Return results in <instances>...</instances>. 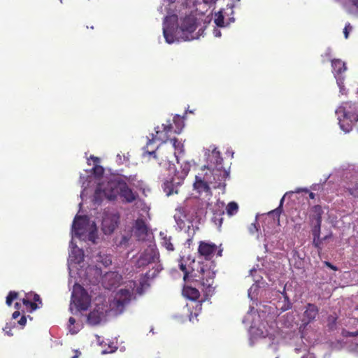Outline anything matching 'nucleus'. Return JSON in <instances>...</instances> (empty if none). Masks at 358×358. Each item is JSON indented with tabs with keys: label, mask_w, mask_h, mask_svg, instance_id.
I'll return each mask as SVG.
<instances>
[{
	"label": "nucleus",
	"mask_w": 358,
	"mask_h": 358,
	"mask_svg": "<svg viewBox=\"0 0 358 358\" xmlns=\"http://www.w3.org/2000/svg\"><path fill=\"white\" fill-rule=\"evenodd\" d=\"M179 268L184 273L185 281L192 280L199 283L207 293L213 291V284L215 273L208 264L203 262L190 261L182 257L179 263Z\"/></svg>",
	"instance_id": "obj_1"
},
{
	"label": "nucleus",
	"mask_w": 358,
	"mask_h": 358,
	"mask_svg": "<svg viewBox=\"0 0 358 358\" xmlns=\"http://www.w3.org/2000/svg\"><path fill=\"white\" fill-rule=\"evenodd\" d=\"M336 113L341 129L348 133L358 121V103L351 101L343 102L336 109Z\"/></svg>",
	"instance_id": "obj_2"
},
{
	"label": "nucleus",
	"mask_w": 358,
	"mask_h": 358,
	"mask_svg": "<svg viewBox=\"0 0 358 358\" xmlns=\"http://www.w3.org/2000/svg\"><path fill=\"white\" fill-rule=\"evenodd\" d=\"M122 180H110L107 183H100L97 185L94 201L100 203L103 198L109 201H115L119 195Z\"/></svg>",
	"instance_id": "obj_3"
},
{
	"label": "nucleus",
	"mask_w": 358,
	"mask_h": 358,
	"mask_svg": "<svg viewBox=\"0 0 358 358\" xmlns=\"http://www.w3.org/2000/svg\"><path fill=\"white\" fill-rule=\"evenodd\" d=\"M162 130L160 129V127L158 126L155 127V133L156 134L154 136L153 134H152V138H148L147 143L145 146L143 148V155L145 156V155L153 156L154 158H156V150L158 148V147L156 149L150 150V146L155 143L156 141H161L162 143H165L169 139V134L171 132L172 129V126L171 124H169L167 125L162 124Z\"/></svg>",
	"instance_id": "obj_4"
},
{
	"label": "nucleus",
	"mask_w": 358,
	"mask_h": 358,
	"mask_svg": "<svg viewBox=\"0 0 358 358\" xmlns=\"http://www.w3.org/2000/svg\"><path fill=\"white\" fill-rule=\"evenodd\" d=\"M189 169H183L182 171H175L174 175L164 181L162 187L167 196L178 193L179 187L183 183Z\"/></svg>",
	"instance_id": "obj_5"
},
{
	"label": "nucleus",
	"mask_w": 358,
	"mask_h": 358,
	"mask_svg": "<svg viewBox=\"0 0 358 358\" xmlns=\"http://www.w3.org/2000/svg\"><path fill=\"white\" fill-rule=\"evenodd\" d=\"M196 27V18L194 16H186L182 20L180 26L177 29V34L183 41H192L198 38V36L194 34Z\"/></svg>",
	"instance_id": "obj_6"
},
{
	"label": "nucleus",
	"mask_w": 358,
	"mask_h": 358,
	"mask_svg": "<svg viewBox=\"0 0 358 358\" xmlns=\"http://www.w3.org/2000/svg\"><path fill=\"white\" fill-rule=\"evenodd\" d=\"M71 297L73 303L79 310H86L90 306L91 298L80 285L76 284L73 286Z\"/></svg>",
	"instance_id": "obj_7"
},
{
	"label": "nucleus",
	"mask_w": 358,
	"mask_h": 358,
	"mask_svg": "<svg viewBox=\"0 0 358 358\" xmlns=\"http://www.w3.org/2000/svg\"><path fill=\"white\" fill-rule=\"evenodd\" d=\"M133 293L127 289H120L115 295L114 301L110 304L112 310L116 314L122 313L127 305L131 300Z\"/></svg>",
	"instance_id": "obj_8"
},
{
	"label": "nucleus",
	"mask_w": 358,
	"mask_h": 358,
	"mask_svg": "<svg viewBox=\"0 0 358 358\" xmlns=\"http://www.w3.org/2000/svg\"><path fill=\"white\" fill-rule=\"evenodd\" d=\"M120 215L117 212H106L102 220V231L106 234H111L120 223Z\"/></svg>",
	"instance_id": "obj_9"
},
{
	"label": "nucleus",
	"mask_w": 358,
	"mask_h": 358,
	"mask_svg": "<svg viewBox=\"0 0 358 358\" xmlns=\"http://www.w3.org/2000/svg\"><path fill=\"white\" fill-rule=\"evenodd\" d=\"M159 258V254L152 246H149L142 252L136 261V266L144 267L154 263Z\"/></svg>",
	"instance_id": "obj_10"
},
{
	"label": "nucleus",
	"mask_w": 358,
	"mask_h": 358,
	"mask_svg": "<svg viewBox=\"0 0 358 358\" xmlns=\"http://www.w3.org/2000/svg\"><path fill=\"white\" fill-rule=\"evenodd\" d=\"M217 250V246L213 243L200 241L198 247L199 256L206 260H210Z\"/></svg>",
	"instance_id": "obj_11"
},
{
	"label": "nucleus",
	"mask_w": 358,
	"mask_h": 358,
	"mask_svg": "<svg viewBox=\"0 0 358 358\" xmlns=\"http://www.w3.org/2000/svg\"><path fill=\"white\" fill-rule=\"evenodd\" d=\"M318 313L319 309L316 305L310 303H308L303 313V318L301 320L302 324L304 326H307L315 320Z\"/></svg>",
	"instance_id": "obj_12"
},
{
	"label": "nucleus",
	"mask_w": 358,
	"mask_h": 358,
	"mask_svg": "<svg viewBox=\"0 0 358 358\" xmlns=\"http://www.w3.org/2000/svg\"><path fill=\"white\" fill-rule=\"evenodd\" d=\"M120 185L121 186L119 195L120 196L121 198L123 199V201L124 202L130 203L138 199V193L133 192L132 189L129 187V186L125 182L122 180V183Z\"/></svg>",
	"instance_id": "obj_13"
},
{
	"label": "nucleus",
	"mask_w": 358,
	"mask_h": 358,
	"mask_svg": "<svg viewBox=\"0 0 358 358\" xmlns=\"http://www.w3.org/2000/svg\"><path fill=\"white\" fill-rule=\"evenodd\" d=\"M88 224L87 216L76 215L73 220V229L76 236H81L85 233V227Z\"/></svg>",
	"instance_id": "obj_14"
},
{
	"label": "nucleus",
	"mask_w": 358,
	"mask_h": 358,
	"mask_svg": "<svg viewBox=\"0 0 358 358\" xmlns=\"http://www.w3.org/2000/svg\"><path fill=\"white\" fill-rule=\"evenodd\" d=\"M120 280V276L117 273L110 271L103 275V283L106 289H110L119 284Z\"/></svg>",
	"instance_id": "obj_15"
},
{
	"label": "nucleus",
	"mask_w": 358,
	"mask_h": 358,
	"mask_svg": "<svg viewBox=\"0 0 358 358\" xmlns=\"http://www.w3.org/2000/svg\"><path fill=\"white\" fill-rule=\"evenodd\" d=\"M331 66H332V71L335 76V78H343L341 77V75L343 73H344L347 68L345 66V64L342 62L341 59H333L331 60Z\"/></svg>",
	"instance_id": "obj_16"
},
{
	"label": "nucleus",
	"mask_w": 358,
	"mask_h": 358,
	"mask_svg": "<svg viewBox=\"0 0 358 358\" xmlns=\"http://www.w3.org/2000/svg\"><path fill=\"white\" fill-rule=\"evenodd\" d=\"M182 294L184 296L192 301H196L200 296L199 291L192 286H185Z\"/></svg>",
	"instance_id": "obj_17"
},
{
	"label": "nucleus",
	"mask_w": 358,
	"mask_h": 358,
	"mask_svg": "<svg viewBox=\"0 0 358 358\" xmlns=\"http://www.w3.org/2000/svg\"><path fill=\"white\" fill-rule=\"evenodd\" d=\"M134 228L135 234L138 236L147 235L148 227L143 219H137L135 222Z\"/></svg>",
	"instance_id": "obj_18"
},
{
	"label": "nucleus",
	"mask_w": 358,
	"mask_h": 358,
	"mask_svg": "<svg viewBox=\"0 0 358 358\" xmlns=\"http://www.w3.org/2000/svg\"><path fill=\"white\" fill-rule=\"evenodd\" d=\"M194 187L199 193L210 192V188L208 182L197 176L194 183Z\"/></svg>",
	"instance_id": "obj_19"
},
{
	"label": "nucleus",
	"mask_w": 358,
	"mask_h": 358,
	"mask_svg": "<svg viewBox=\"0 0 358 358\" xmlns=\"http://www.w3.org/2000/svg\"><path fill=\"white\" fill-rule=\"evenodd\" d=\"M224 214V211L220 207H217V208L213 210L211 220L218 227H220L222 226Z\"/></svg>",
	"instance_id": "obj_20"
},
{
	"label": "nucleus",
	"mask_w": 358,
	"mask_h": 358,
	"mask_svg": "<svg viewBox=\"0 0 358 358\" xmlns=\"http://www.w3.org/2000/svg\"><path fill=\"white\" fill-rule=\"evenodd\" d=\"M344 6L349 14L358 16V0H347Z\"/></svg>",
	"instance_id": "obj_21"
},
{
	"label": "nucleus",
	"mask_w": 358,
	"mask_h": 358,
	"mask_svg": "<svg viewBox=\"0 0 358 358\" xmlns=\"http://www.w3.org/2000/svg\"><path fill=\"white\" fill-rule=\"evenodd\" d=\"M103 317V313L99 310H94L91 311L87 316V322L92 325H96L100 323Z\"/></svg>",
	"instance_id": "obj_22"
},
{
	"label": "nucleus",
	"mask_w": 358,
	"mask_h": 358,
	"mask_svg": "<svg viewBox=\"0 0 358 358\" xmlns=\"http://www.w3.org/2000/svg\"><path fill=\"white\" fill-rule=\"evenodd\" d=\"M222 161L223 159L221 157L220 152L219 151H217L216 150H214L212 152V155L210 156V162L213 163L215 165L217 171H220L222 169Z\"/></svg>",
	"instance_id": "obj_23"
},
{
	"label": "nucleus",
	"mask_w": 358,
	"mask_h": 358,
	"mask_svg": "<svg viewBox=\"0 0 358 358\" xmlns=\"http://www.w3.org/2000/svg\"><path fill=\"white\" fill-rule=\"evenodd\" d=\"M167 21H168V17H166L165 20L164 22L163 34H164V36L166 39V41L168 43H172L174 42V36L172 34V28L169 27L166 24Z\"/></svg>",
	"instance_id": "obj_24"
},
{
	"label": "nucleus",
	"mask_w": 358,
	"mask_h": 358,
	"mask_svg": "<svg viewBox=\"0 0 358 358\" xmlns=\"http://www.w3.org/2000/svg\"><path fill=\"white\" fill-rule=\"evenodd\" d=\"M344 188L351 196L358 198V182L357 180L347 182Z\"/></svg>",
	"instance_id": "obj_25"
},
{
	"label": "nucleus",
	"mask_w": 358,
	"mask_h": 358,
	"mask_svg": "<svg viewBox=\"0 0 358 358\" xmlns=\"http://www.w3.org/2000/svg\"><path fill=\"white\" fill-rule=\"evenodd\" d=\"M32 293H28L26 294V297L22 299V303L27 308L30 309V312H32L37 308H38V306L36 303L31 301Z\"/></svg>",
	"instance_id": "obj_26"
},
{
	"label": "nucleus",
	"mask_w": 358,
	"mask_h": 358,
	"mask_svg": "<svg viewBox=\"0 0 358 358\" xmlns=\"http://www.w3.org/2000/svg\"><path fill=\"white\" fill-rule=\"evenodd\" d=\"M312 220L317 223H322V215L323 213L322 208L320 205H315L313 207Z\"/></svg>",
	"instance_id": "obj_27"
},
{
	"label": "nucleus",
	"mask_w": 358,
	"mask_h": 358,
	"mask_svg": "<svg viewBox=\"0 0 358 358\" xmlns=\"http://www.w3.org/2000/svg\"><path fill=\"white\" fill-rule=\"evenodd\" d=\"M238 208L239 207L236 202L231 201L227 204L226 207L227 214L229 216H233L238 213Z\"/></svg>",
	"instance_id": "obj_28"
},
{
	"label": "nucleus",
	"mask_w": 358,
	"mask_h": 358,
	"mask_svg": "<svg viewBox=\"0 0 358 358\" xmlns=\"http://www.w3.org/2000/svg\"><path fill=\"white\" fill-rule=\"evenodd\" d=\"M224 17L223 15L222 11H218L215 13L214 15V22L215 24L220 27H224Z\"/></svg>",
	"instance_id": "obj_29"
},
{
	"label": "nucleus",
	"mask_w": 358,
	"mask_h": 358,
	"mask_svg": "<svg viewBox=\"0 0 358 358\" xmlns=\"http://www.w3.org/2000/svg\"><path fill=\"white\" fill-rule=\"evenodd\" d=\"M284 199H285V196L281 199L279 206L268 213V215H272L276 217L278 222H280V214L282 212V204L284 202Z\"/></svg>",
	"instance_id": "obj_30"
},
{
	"label": "nucleus",
	"mask_w": 358,
	"mask_h": 358,
	"mask_svg": "<svg viewBox=\"0 0 358 358\" xmlns=\"http://www.w3.org/2000/svg\"><path fill=\"white\" fill-rule=\"evenodd\" d=\"M173 122L177 129V130H176V133L180 134L184 126L183 120L180 115H176L173 117Z\"/></svg>",
	"instance_id": "obj_31"
},
{
	"label": "nucleus",
	"mask_w": 358,
	"mask_h": 358,
	"mask_svg": "<svg viewBox=\"0 0 358 358\" xmlns=\"http://www.w3.org/2000/svg\"><path fill=\"white\" fill-rule=\"evenodd\" d=\"M171 142L172 143V145L173 148H175V155L178 153H182L183 152V145L182 143L179 141L177 138H174L171 139Z\"/></svg>",
	"instance_id": "obj_32"
},
{
	"label": "nucleus",
	"mask_w": 358,
	"mask_h": 358,
	"mask_svg": "<svg viewBox=\"0 0 358 358\" xmlns=\"http://www.w3.org/2000/svg\"><path fill=\"white\" fill-rule=\"evenodd\" d=\"M338 317L336 314L330 315L327 317V326L330 329H334L336 326Z\"/></svg>",
	"instance_id": "obj_33"
},
{
	"label": "nucleus",
	"mask_w": 358,
	"mask_h": 358,
	"mask_svg": "<svg viewBox=\"0 0 358 358\" xmlns=\"http://www.w3.org/2000/svg\"><path fill=\"white\" fill-rule=\"evenodd\" d=\"M18 292L15 291L9 292L6 300L7 306H10L13 303V301L18 298Z\"/></svg>",
	"instance_id": "obj_34"
},
{
	"label": "nucleus",
	"mask_w": 358,
	"mask_h": 358,
	"mask_svg": "<svg viewBox=\"0 0 358 358\" xmlns=\"http://www.w3.org/2000/svg\"><path fill=\"white\" fill-rule=\"evenodd\" d=\"M162 245L166 248V249L169 251H173L174 250V247H173V245L171 243V237H164L163 238V241H162Z\"/></svg>",
	"instance_id": "obj_35"
},
{
	"label": "nucleus",
	"mask_w": 358,
	"mask_h": 358,
	"mask_svg": "<svg viewBox=\"0 0 358 358\" xmlns=\"http://www.w3.org/2000/svg\"><path fill=\"white\" fill-rule=\"evenodd\" d=\"M321 224L322 223H314L312 229V234L313 236H320Z\"/></svg>",
	"instance_id": "obj_36"
},
{
	"label": "nucleus",
	"mask_w": 358,
	"mask_h": 358,
	"mask_svg": "<svg viewBox=\"0 0 358 358\" xmlns=\"http://www.w3.org/2000/svg\"><path fill=\"white\" fill-rule=\"evenodd\" d=\"M92 171H93V173L96 176H101L103 174V172H104V170L103 169L102 166H99V165H96L93 169H92Z\"/></svg>",
	"instance_id": "obj_37"
},
{
	"label": "nucleus",
	"mask_w": 358,
	"mask_h": 358,
	"mask_svg": "<svg viewBox=\"0 0 358 358\" xmlns=\"http://www.w3.org/2000/svg\"><path fill=\"white\" fill-rule=\"evenodd\" d=\"M321 244H322V240L320 239V236H313V245L315 248H316L317 250H321Z\"/></svg>",
	"instance_id": "obj_38"
},
{
	"label": "nucleus",
	"mask_w": 358,
	"mask_h": 358,
	"mask_svg": "<svg viewBox=\"0 0 358 358\" xmlns=\"http://www.w3.org/2000/svg\"><path fill=\"white\" fill-rule=\"evenodd\" d=\"M352 30V27L351 26L350 22L345 24V26L343 29V34L345 38H348L350 32Z\"/></svg>",
	"instance_id": "obj_39"
},
{
	"label": "nucleus",
	"mask_w": 358,
	"mask_h": 358,
	"mask_svg": "<svg viewBox=\"0 0 358 358\" xmlns=\"http://www.w3.org/2000/svg\"><path fill=\"white\" fill-rule=\"evenodd\" d=\"M337 81V84L339 87V89H340V92L342 94H346V89L343 85V78H337L336 80Z\"/></svg>",
	"instance_id": "obj_40"
},
{
	"label": "nucleus",
	"mask_w": 358,
	"mask_h": 358,
	"mask_svg": "<svg viewBox=\"0 0 358 358\" xmlns=\"http://www.w3.org/2000/svg\"><path fill=\"white\" fill-rule=\"evenodd\" d=\"M285 303L284 306L281 308V309L283 311L287 310L292 308V303L290 302V301L287 295L285 296Z\"/></svg>",
	"instance_id": "obj_41"
},
{
	"label": "nucleus",
	"mask_w": 358,
	"mask_h": 358,
	"mask_svg": "<svg viewBox=\"0 0 358 358\" xmlns=\"http://www.w3.org/2000/svg\"><path fill=\"white\" fill-rule=\"evenodd\" d=\"M13 327V326H12L10 324L7 323L6 324V327L3 328V331H5V334L9 336H12L13 335V334L12 333Z\"/></svg>",
	"instance_id": "obj_42"
},
{
	"label": "nucleus",
	"mask_w": 358,
	"mask_h": 358,
	"mask_svg": "<svg viewBox=\"0 0 358 358\" xmlns=\"http://www.w3.org/2000/svg\"><path fill=\"white\" fill-rule=\"evenodd\" d=\"M31 300H33V302L34 303L42 304V301L38 294L32 293Z\"/></svg>",
	"instance_id": "obj_43"
},
{
	"label": "nucleus",
	"mask_w": 358,
	"mask_h": 358,
	"mask_svg": "<svg viewBox=\"0 0 358 358\" xmlns=\"http://www.w3.org/2000/svg\"><path fill=\"white\" fill-rule=\"evenodd\" d=\"M76 322V320L75 318H73V317H70L69 320V328H70V331L72 333V334H75L76 333V331H73L72 329L71 328V326H73Z\"/></svg>",
	"instance_id": "obj_44"
},
{
	"label": "nucleus",
	"mask_w": 358,
	"mask_h": 358,
	"mask_svg": "<svg viewBox=\"0 0 358 358\" xmlns=\"http://www.w3.org/2000/svg\"><path fill=\"white\" fill-rule=\"evenodd\" d=\"M159 269L157 268V269L155 270V271H154V273L152 274H150V271L147 272L145 273V277L148 278H154L156 275V274L159 273Z\"/></svg>",
	"instance_id": "obj_45"
},
{
	"label": "nucleus",
	"mask_w": 358,
	"mask_h": 358,
	"mask_svg": "<svg viewBox=\"0 0 358 358\" xmlns=\"http://www.w3.org/2000/svg\"><path fill=\"white\" fill-rule=\"evenodd\" d=\"M102 262H103V264L104 266H109V265H110V264H111L112 261H111V259H110V257H107V256H106V258H105V259H104V260H103V261H102Z\"/></svg>",
	"instance_id": "obj_46"
},
{
	"label": "nucleus",
	"mask_w": 358,
	"mask_h": 358,
	"mask_svg": "<svg viewBox=\"0 0 358 358\" xmlns=\"http://www.w3.org/2000/svg\"><path fill=\"white\" fill-rule=\"evenodd\" d=\"M27 323V317L23 315L22 316V317L20 318V320L18 321V324H20L21 326L24 327Z\"/></svg>",
	"instance_id": "obj_47"
},
{
	"label": "nucleus",
	"mask_w": 358,
	"mask_h": 358,
	"mask_svg": "<svg viewBox=\"0 0 358 358\" xmlns=\"http://www.w3.org/2000/svg\"><path fill=\"white\" fill-rule=\"evenodd\" d=\"M324 264H325L327 267H329V268H330L331 269H332L333 271H337V270H338V268H337L336 266L333 265L332 264H331V263H330V262H324Z\"/></svg>",
	"instance_id": "obj_48"
},
{
	"label": "nucleus",
	"mask_w": 358,
	"mask_h": 358,
	"mask_svg": "<svg viewBox=\"0 0 358 358\" xmlns=\"http://www.w3.org/2000/svg\"><path fill=\"white\" fill-rule=\"evenodd\" d=\"M20 315V311H19V310H16V311H15V312L13 313V315H12V317H13V319H16V318H17Z\"/></svg>",
	"instance_id": "obj_49"
},
{
	"label": "nucleus",
	"mask_w": 358,
	"mask_h": 358,
	"mask_svg": "<svg viewBox=\"0 0 358 358\" xmlns=\"http://www.w3.org/2000/svg\"><path fill=\"white\" fill-rule=\"evenodd\" d=\"M348 335L350 336H352V337L357 336H358V331H349V332H348Z\"/></svg>",
	"instance_id": "obj_50"
},
{
	"label": "nucleus",
	"mask_w": 358,
	"mask_h": 358,
	"mask_svg": "<svg viewBox=\"0 0 358 358\" xmlns=\"http://www.w3.org/2000/svg\"><path fill=\"white\" fill-rule=\"evenodd\" d=\"M302 192L307 193V192H308V189L307 188H299L296 190V192H297V193Z\"/></svg>",
	"instance_id": "obj_51"
},
{
	"label": "nucleus",
	"mask_w": 358,
	"mask_h": 358,
	"mask_svg": "<svg viewBox=\"0 0 358 358\" xmlns=\"http://www.w3.org/2000/svg\"><path fill=\"white\" fill-rule=\"evenodd\" d=\"M217 0H203L204 3H207V4H210V3H213L216 1Z\"/></svg>",
	"instance_id": "obj_52"
},
{
	"label": "nucleus",
	"mask_w": 358,
	"mask_h": 358,
	"mask_svg": "<svg viewBox=\"0 0 358 358\" xmlns=\"http://www.w3.org/2000/svg\"><path fill=\"white\" fill-rule=\"evenodd\" d=\"M309 197L311 199H314L315 197V194L313 192H309Z\"/></svg>",
	"instance_id": "obj_53"
},
{
	"label": "nucleus",
	"mask_w": 358,
	"mask_h": 358,
	"mask_svg": "<svg viewBox=\"0 0 358 358\" xmlns=\"http://www.w3.org/2000/svg\"><path fill=\"white\" fill-rule=\"evenodd\" d=\"M20 307H21V304H20V303L16 302V303H15V308L16 309L19 310V309L20 308Z\"/></svg>",
	"instance_id": "obj_54"
},
{
	"label": "nucleus",
	"mask_w": 358,
	"mask_h": 358,
	"mask_svg": "<svg viewBox=\"0 0 358 358\" xmlns=\"http://www.w3.org/2000/svg\"><path fill=\"white\" fill-rule=\"evenodd\" d=\"M76 355H74L72 358H78L79 357V355H80V352H78V350H76Z\"/></svg>",
	"instance_id": "obj_55"
},
{
	"label": "nucleus",
	"mask_w": 358,
	"mask_h": 358,
	"mask_svg": "<svg viewBox=\"0 0 358 358\" xmlns=\"http://www.w3.org/2000/svg\"><path fill=\"white\" fill-rule=\"evenodd\" d=\"M222 250H219L217 251V255H218V256H222Z\"/></svg>",
	"instance_id": "obj_56"
},
{
	"label": "nucleus",
	"mask_w": 358,
	"mask_h": 358,
	"mask_svg": "<svg viewBox=\"0 0 358 358\" xmlns=\"http://www.w3.org/2000/svg\"><path fill=\"white\" fill-rule=\"evenodd\" d=\"M215 36H221V33L220 31H217V32L215 33Z\"/></svg>",
	"instance_id": "obj_57"
},
{
	"label": "nucleus",
	"mask_w": 358,
	"mask_h": 358,
	"mask_svg": "<svg viewBox=\"0 0 358 358\" xmlns=\"http://www.w3.org/2000/svg\"><path fill=\"white\" fill-rule=\"evenodd\" d=\"M325 55H326V57H331V53H330V52L329 51L328 52H327V53L325 54Z\"/></svg>",
	"instance_id": "obj_58"
},
{
	"label": "nucleus",
	"mask_w": 358,
	"mask_h": 358,
	"mask_svg": "<svg viewBox=\"0 0 358 358\" xmlns=\"http://www.w3.org/2000/svg\"><path fill=\"white\" fill-rule=\"evenodd\" d=\"M168 1L171 2V3H173L176 1V0H167Z\"/></svg>",
	"instance_id": "obj_59"
},
{
	"label": "nucleus",
	"mask_w": 358,
	"mask_h": 358,
	"mask_svg": "<svg viewBox=\"0 0 358 358\" xmlns=\"http://www.w3.org/2000/svg\"><path fill=\"white\" fill-rule=\"evenodd\" d=\"M223 175H224V176H227V173L225 171H223Z\"/></svg>",
	"instance_id": "obj_60"
},
{
	"label": "nucleus",
	"mask_w": 358,
	"mask_h": 358,
	"mask_svg": "<svg viewBox=\"0 0 358 358\" xmlns=\"http://www.w3.org/2000/svg\"><path fill=\"white\" fill-rule=\"evenodd\" d=\"M83 257H80V259L77 261L78 263L80 262V261L82 260Z\"/></svg>",
	"instance_id": "obj_61"
},
{
	"label": "nucleus",
	"mask_w": 358,
	"mask_h": 358,
	"mask_svg": "<svg viewBox=\"0 0 358 358\" xmlns=\"http://www.w3.org/2000/svg\"><path fill=\"white\" fill-rule=\"evenodd\" d=\"M94 161H95V162H98V161H99V159H98L97 157H95V158H94Z\"/></svg>",
	"instance_id": "obj_62"
},
{
	"label": "nucleus",
	"mask_w": 358,
	"mask_h": 358,
	"mask_svg": "<svg viewBox=\"0 0 358 358\" xmlns=\"http://www.w3.org/2000/svg\"><path fill=\"white\" fill-rule=\"evenodd\" d=\"M252 225L255 228H256V225H255V224H252Z\"/></svg>",
	"instance_id": "obj_63"
},
{
	"label": "nucleus",
	"mask_w": 358,
	"mask_h": 358,
	"mask_svg": "<svg viewBox=\"0 0 358 358\" xmlns=\"http://www.w3.org/2000/svg\"><path fill=\"white\" fill-rule=\"evenodd\" d=\"M276 358H278V357H276Z\"/></svg>",
	"instance_id": "obj_64"
}]
</instances>
